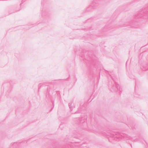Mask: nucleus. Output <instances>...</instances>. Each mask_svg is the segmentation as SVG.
Segmentation results:
<instances>
[{
	"instance_id": "obj_2",
	"label": "nucleus",
	"mask_w": 148,
	"mask_h": 148,
	"mask_svg": "<svg viewBox=\"0 0 148 148\" xmlns=\"http://www.w3.org/2000/svg\"><path fill=\"white\" fill-rule=\"evenodd\" d=\"M121 136L120 135L119 136V138H120Z\"/></svg>"
},
{
	"instance_id": "obj_1",
	"label": "nucleus",
	"mask_w": 148,
	"mask_h": 148,
	"mask_svg": "<svg viewBox=\"0 0 148 148\" xmlns=\"http://www.w3.org/2000/svg\"><path fill=\"white\" fill-rule=\"evenodd\" d=\"M69 107L70 108H71V103H69Z\"/></svg>"
}]
</instances>
